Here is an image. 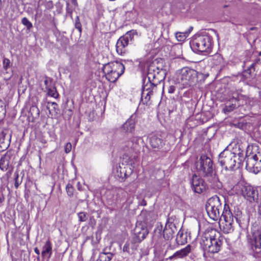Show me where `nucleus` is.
Returning <instances> with one entry per match:
<instances>
[{
	"mask_svg": "<svg viewBox=\"0 0 261 261\" xmlns=\"http://www.w3.org/2000/svg\"><path fill=\"white\" fill-rule=\"evenodd\" d=\"M79 221L80 222H85L88 219L87 214L85 212H80L77 214Z\"/></svg>",
	"mask_w": 261,
	"mask_h": 261,
	"instance_id": "f704fd0d",
	"label": "nucleus"
},
{
	"mask_svg": "<svg viewBox=\"0 0 261 261\" xmlns=\"http://www.w3.org/2000/svg\"><path fill=\"white\" fill-rule=\"evenodd\" d=\"M163 96V88H162L161 99H162V96ZM161 100H162V99H161V101H160V103L159 104V107L160 106V103H161Z\"/></svg>",
	"mask_w": 261,
	"mask_h": 261,
	"instance_id": "052dcab7",
	"label": "nucleus"
},
{
	"mask_svg": "<svg viewBox=\"0 0 261 261\" xmlns=\"http://www.w3.org/2000/svg\"><path fill=\"white\" fill-rule=\"evenodd\" d=\"M213 64L215 65H224V59L221 55L217 54L214 56L213 58Z\"/></svg>",
	"mask_w": 261,
	"mask_h": 261,
	"instance_id": "c85d7f7f",
	"label": "nucleus"
},
{
	"mask_svg": "<svg viewBox=\"0 0 261 261\" xmlns=\"http://www.w3.org/2000/svg\"><path fill=\"white\" fill-rule=\"evenodd\" d=\"M162 228L163 225L162 223H158L154 230V237H156L158 238H161L163 233Z\"/></svg>",
	"mask_w": 261,
	"mask_h": 261,
	"instance_id": "c756f323",
	"label": "nucleus"
},
{
	"mask_svg": "<svg viewBox=\"0 0 261 261\" xmlns=\"http://www.w3.org/2000/svg\"><path fill=\"white\" fill-rule=\"evenodd\" d=\"M135 141H138V142L142 141V139L140 137H133L132 138V141L134 142Z\"/></svg>",
	"mask_w": 261,
	"mask_h": 261,
	"instance_id": "a18cd8bd",
	"label": "nucleus"
},
{
	"mask_svg": "<svg viewBox=\"0 0 261 261\" xmlns=\"http://www.w3.org/2000/svg\"><path fill=\"white\" fill-rule=\"evenodd\" d=\"M108 204L109 205L111 206L112 207H108L107 208L109 209L111 212L113 211L114 210V208L113 207H115L116 205V202H112V203H109V201H108Z\"/></svg>",
	"mask_w": 261,
	"mask_h": 261,
	"instance_id": "79ce46f5",
	"label": "nucleus"
},
{
	"mask_svg": "<svg viewBox=\"0 0 261 261\" xmlns=\"http://www.w3.org/2000/svg\"><path fill=\"white\" fill-rule=\"evenodd\" d=\"M47 94L55 98H57L59 97V93L56 89L55 87H53V88H47Z\"/></svg>",
	"mask_w": 261,
	"mask_h": 261,
	"instance_id": "2f4dec72",
	"label": "nucleus"
},
{
	"mask_svg": "<svg viewBox=\"0 0 261 261\" xmlns=\"http://www.w3.org/2000/svg\"><path fill=\"white\" fill-rule=\"evenodd\" d=\"M205 209L209 217L213 220L221 219L220 212L222 205L219 197L215 195L210 198L205 204Z\"/></svg>",
	"mask_w": 261,
	"mask_h": 261,
	"instance_id": "423d86ee",
	"label": "nucleus"
},
{
	"mask_svg": "<svg viewBox=\"0 0 261 261\" xmlns=\"http://www.w3.org/2000/svg\"><path fill=\"white\" fill-rule=\"evenodd\" d=\"M149 231L147 226L142 223L136 224L134 229V236L132 241L134 243H140L145 239L148 234Z\"/></svg>",
	"mask_w": 261,
	"mask_h": 261,
	"instance_id": "4468645a",
	"label": "nucleus"
},
{
	"mask_svg": "<svg viewBox=\"0 0 261 261\" xmlns=\"http://www.w3.org/2000/svg\"><path fill=\"white\" fill-rule=\"evenodd\" d=\"M212 39L207 35H196L190 42L191 48L195 52L207 51L212 45Z\"/></svg>",
	"mask_w": 261,
	"mask_h": 261,
	"instance_id": "0eeeda50",
	"label": "nucleus"
},
{
	"mask_svg": "<svg viewBox=\"0 0 261 261\" xmlns=\"http://www.w3.org/2000/svg\"><path fill=\"white\" fill-rule=\"evenodd\" d=\"M4 148H7L6 146H5L4 147Z\"/></svg>",
	"mask_w": 261,
	"mask_h": 261,
	"instance_id": "e2e57ef3",
	"label": "nucleus"
},
{
	"mask_svg": "<svg viewBox=\"0 0 261 261\" xmlns=\"http://www.w3.org/2000/svg\"><path fill=\"white\" fill-rule=\"evenodd\" d=\"M12 173V170H9L5 174V176L7 177V179H9L11 176Z\"/></svg>",
	"mask_w": 261,
	"mask_h": 261,
	"instance_id": "49530a36",
	"label": "nucleus"
},
{
	"mask_svg": "<svg viewBox=\"0 0 261 261\" xmlns=\"http://www.w3.org/2000/svg\"><path fill=\"white\" fill-rule=\"evenodd\" d=\"M69 4L67 3L66 11L68 13L72 14V10L69 8Z\"/></svg>",
	"mask_w": 261,
	"mask_h": 261,
	"instance_id": "de8ad7c7",
	"label": "nucleus"
},
{
	"mask_svg": "<svg viewBox=\"0 0 261 261\" xmlns=\"http://www.w3.org/2000/svg\"><path fill=\"white\" fill-rule=\"evenodd\" d=\"M190 183L193 191L195 193L200 194L206 189V186L204 180L196 174L192 176Z\"/></svg>",
	"mask_w": 261,
	"mask_h": 261,
	"instance_id": "2eb2a0df",
	"label": "nucleus"
},
{
	"mask_svg": "<svg viewBox=\"0 0 261 261\" xmlns=\"http://www.w3.org/2000/svg\"><path fill=\"white\" fill-rule=\"evenodd\" d=\"M10 61L9 59L4 58L3 61V68L7 70L10 67Z\"/></svg>",
	"mask_w": 261,
	"mask_h": 261,
	"instance_id": "4c0bfd02",
	"label": "nucleus"
},
{
	"mask_svg": "<svg viewBox=\"0 0 261 261\" xmlns=\"http://www.w3.org/2000/svg\"><path fill=\"white\" fill-rule=\"evenodd\" d=\"M150 145L153 148L159 149L161 146L162 141L156 137H152L150 140Z\"/></svg>",
	"mask_w": 261,
	"mask_h": 261,
	"instance_id": "cd10ccee",
	"label": "nucleus"
},
{
	"mask_svg": "<svg viewBox=\"0 0 261 261\" xmlns=\"http://www.w3.org/2000/svg\"><path fill=\"white\" fill-rule=\"evenodd\" d=\"M135 120L131 116L127 121L122 125V128L125 133L133 134L135 130Z\"/></svg>",
	"mask_w": 261,
	"mask_h": 261,
	"instance_id": "aec40b11",
	"label": "nucleus"
},
{
	"mask_svg": "<svg viewBox=\"0 0 261 261\" xmlns=\"http://www.w3.org/2000/svg\"><path fill=\"white\" fill-rule=\"evenodd\" d=\"M129 249V244L127 243H126L123 246V250L124 251H126L128 252Z\"/></svg>",
	"mask_w": 261,
	"mask_h": 261,
	"instance_id": "c03bdc74",
	"label": "nucleus"
},
{
	"mask_svg": "<svg viewBox=\"0 0 261 261\" xmlns=\"http://www.w3.org/2000/svg\"><path fill=\"white\" fill-rule=\"evenodd\" d=\"M14 176H15V182H14V186L16 189H18L19 186L20 185L21 181H19L18 178H19V174L18 172H15L14 173Z\"/></svg>",
	"mask_w": 261,
	"mask_h": 261,
	"instance_id": "e433bc0d",
	"label": "nucleus"
},
{
	"mask_svg": "<svg viewBox=\"0 0 261 261\" xmlns=\"http://www.w3.org/2000/svg\"><path fill=\"white\" fill-rule=\"evenodd\" d=\"M170 250H172L170 248H168V252L166 253V252H165V253L164 254V255H167L168 254H170V253H169ZM166 251H167V250Z\"/></svg>",
	"mask_w": 261,
	"mask_h": 261,
	"instance_id": "bf43d9fd",
	"label": "nucleus"
},
{
	"mask_svg": "<svg viewBox=\"0 0 261 261\" xmlns=\"http://www.w3.org/2000/svg\"><path fill=\"white\" fill-rule=\"evenodd\" d=\"M196 168L199 173L205 177L211 176L215 173L213 161L206 155L200 156L196 163Z\"/></svg>",
	"mask_w": 261,
	"mask_h": 261,
	"instance_id": "9d476101",
	"label": "nucleus"
},
{
	"mask_svg": "<svg viewBox=\"0 0 261 261\" xmlns=\"http://www.w3.org/2000/svg\"><path fill=\"white\" fill-rule=\"evenodd\" d=\"M34 252L36 254H37L38 255V256H39V255L40 254V252L37 247H35L34 248Z\"/></svg>",
	"mask_w": 261,
	"mask_h": 261,
	"instance_id": "09e8293b",
	"label": "nucleus"
},
{
	"mask_svg": "<svg viewBox=\"0 0 261 261\" xmlns=\"http://www.w3.org/2000/svg\"><path fill=\"white\" fill-rule=\"evenodd\" d=\"M258 213L259 215L261 216V202H260L258 206Z\"/></svg>",
	"mask_w": 261,
	"mask_h": 261,
	"instance_id": "864d4df0",
	"label": "nucleus"
},
{
	"mask_svg": "<svg viewBox=\"0 0 261 261\" xmlns=\"http://www.w3.org/2000/svg\"><path fill=\"white\" fill-rule=\"evenodd\" d=\"M175 220L173 217L169 218L164 227V240L166 241L164 243V246H167L166 253L168 251V248H170L171 250L176 248L175 241L173 240V235L177 230Z\"/></svg>",
	"mask_w": 261,
	"mask_h": 261,
	"instance_id": "6e6552de",
	"label": "nucleus"
},
{
	"mask_svg": "<svg viewBox=\"0 0 261 261\" xmlns=\"http://www.w3.org/2000/svg\"><path fill=\"white\" fill-rule=\"evenodd\" d=\"M189 33L188 32H177L175 33V36L178 41H182L185 40L188 36Z\"/></svg>",
	"mask_w": 261,
	"mask_h": 261,
	"instance_id": "7c9ffc66",
	"label": "nucleus"
},
{
	"mask_svg": "<svg viewBox=\"0 0 261 261\" xmlns=\"http://www.w3.org/2000/svg\"><path fill=\"white\" fill-rule=\"evenodd\" d=\"M253 237L255 248H261V227L257 230L253 229Z\"/></svg>",
	"mask_w": 261,
	"mask_h": 261,
	"instance_id": "4be33fe9",
	"label": "nucleus"
},
{
	"mask_svg": "<svg viewBox=\"0 0 261 261\" xmlns=\"http://www.w3.org/2000/svg\"><path fill=\"white\" fill-rule=\"evenodd\" d=\"M5 197L2 190L0 191V204H2L5 201Z\"/></svg>",
	"mask_w": 261,
	"mask_h": 261,
	"instance_id": "37998d69",
	"label": "nucleus"
},
{
	"mask_svg": "<svg viewBox=\"0 0 261 261\" xmlns=\"http://www.w3.org/2000/svg\"><path fill=\"white\" fill-rule=\"evenodd\" d=\"M206 177L208 178L209 186L212 189L216 191L221 188L222 184L219 180L215 173H213L212 176Z\"/></svg>",
	"mask_w": 261,
	"mask_h": 261,
	"instance_id": "412c9836",
	"label": "nucleus"
},
{
	"mask_svg": "<svg viewBox=\"0 0 261 261\" xmlns=\"http://www.w3.org/2000/svg\"><path fill=\"white\" fill-rule=\"evenodd\" d=\"M77 189L79 191H81L82 190L81 186V184H80V182H78V183H77Z\"/></svg>",
	"mask_w": 261,
	"mask_h": 261,
	"instance_id": "5fc2aeb1",
	"label": "nucleus"
},
{
	"mask_svg": "<svg viewBox=\"0 0 261 261\" xmlns=\"http://www.w3.org/2000/svg\"><path fill=\"white\" fill-rule=\"evenodd\" d=\"M6 134L4 131L2 130L0 132V143H4V140L5 138Z\"/></svg>",
	"mask_w": 261,
	"mask_h": 261,
	"instance_id": "a19ab883",
	"label": "nucleus"
},
{
	"mask_svg": "<svg viewBox=\"0 0 261 261\" xmlns=\"http://www.w3.org/2000/svg\"><path fill=\"white\" fill-rule=\"evenodd\" d=\"M234 217L241 228L245 229L248 226L249 218L246 215L243 214L242 212L238 209L234 211V215H233L229 206L225 204L220 219L221 225H222L223 231L224 233H228L233 230Z\"/></svg>",
	"mask_w": 261,
	"mask_h": 261,
	"instance_id": "f257e3e1",
	"label": "nucleus"
},
{
	"mask_svg": "<svg viewBox=\"0 0 261 261\" xmlns=\"http://www.w3.org/2000/svg\"><path fill=\"white\" fill-rule=\"evenodd\" d=\"M49 81L47 80H45L44 81V85H45V88L47 89V88H49V85H48Z\"/></svg>",
	"mask_w": 261,
	"mask_h": 261,
	"instance_id": "8fccbe9b",
	"label": "nucleus"
},
{
	"mask_svg": "<svg viewBox=\"0 0 261 261\" xmlns=\"http://www.w3.org/2000/svg\"><path fill=\"white\" fill-rule=\"evenodd\" d=\"M72 148L71 144L70 142L67 143L64 146V151L66 153H69Z\"/></svg>",
	"mask_w": 261,
	"mask_h": 261,
	"instance_id": "58836bf2",
	"label": "nucleus"
},
{
	"mask_svg": "<svg viewBox=\"0 0 261 261\" xmlns=\"http://www.w3.org/2000/svg\"><path fill=\"white\" fill-rule=\"evenodd\" d=\"M66 191L68 196L72 197L74 194L75 189L70 183H68L66 186Z\"/></svg>",
	"mask_w": 261,
	"mask_h": 261,
	"instance_id": "473e14b6",
	"label": "nucleus"
},
{
	"mask_svg": "<svg viewBox=\"0 0 261 261\" xmlns=\"http://www.w3.org/2000/svg\"><path fill=\"white\" fill-rule=\"evenodd\" d=\"M71 1L73 5H77V3L76 0H71Z\"/></svg>",
	"mask_w": 261,
	"mask_h": 261,
	"instance_id": "4d7b16f0",
	"label": "nucleus"
},
{
	"mask_svg": "<svg viewBox=\"0 0 261 261\" xmlns=\"http://www.w3.org/2000/svg\"><path fill=\"white\" fill-rule=\"evenodd\" d=\"M235 189L237 194L242 195L245 198L250 202L257 199V191L250 185L239 183L235 187Z\"/></svg>",
	"mask_w": 261,
	"mask_h": 261,
	"instance_id": "9b49d317",
	"label": "nucleus"
},
{
	"mask_svg": "<svg viewBox=\"0 0 261 261\" xmlns=\"http://www.w3.org/2000/svg\"><path fill=\"white\" fill-rule=\"evenodd\" d=\"M231 101V103L230 101L226 103L225 107L224 108V111L225 112H230L233 111L237 106L236 102L239 101V99H238L237 98H234L232 99Z\"/></svg>",
	"mask_w": 261,
	"mask_h": 261,
	"instance_id": "a878e982",
	"label": "nucleus"
},
{
	"mask_svg": "<svg viewBox=\"0 0 261 261\" xmlns=\"http://www.w3.org/2000/svg\"><path fill=\"white\" fill-rule=\"evenodd\" d=\"M47 108L51 116H56L60 112L58 105L55 102H48Z\"/></svg>",
	"mask_w": 261,
	"mask_h": 261,
	"instance_id": "5701e85b",
	"label": "nucleus"
},
{
	"mask_svg": "<svg viewBox=\"0 0 261 261\" xmlns=\"http://www.w3.org/2000/svg\"><path fill=\"white\" fill-rule=\"evenodd\" d=\"M106 79L110 82H115L124 72V65L118 61L105 64L102 68Z\"/></svg>",
	"mask_w": 261,
	"mask_h": 261,
	"instance_id": "20e7f679",
	"label": "nucleus"
},
{
	"mask_svg": "<svg viewBox=\"0 0 261 261\" xmlns=\"http://www.w3.org/2000/svg\"><path fill=\"white\" fill-rule=\"evenodd\" d=\"M113 254L111 252H101L96 261H110L113 256Z\"/></svg>",
	"mask_w": 261,
	"mask_h": 261,
	"instance_id": "bb28decb",
	"label": "nucleus"
},
{
	"mask_svg": "<svg viewBox=\"0 0 261 261\" xmlns=\"http://www.w3.org/2000/svg\"><path fill=\"white\" fill-rule=\"evenodd\" d=\"M152 66H150L148 68L147 73V77L148 82L142 87L141 99L143 103L148 104L152 94L153 90L156 88V85L160 83L162 80L161 76L159 74V68L157 67V75L154 73V69L152 70Z\"/></svg>",
	"mask_w": 261,
	"mask_h": 261,
	"instance_id": "7ed1b4c3",
	"label": "nucleus"
},
{
	"mask_svg": "<svg viewBox=\"0 0 261 261\" xmlns=\"http://www.w3.org/2000/svg\"><path fill=\"white\" fill-rule=\"evenodd\" d=\"M190 251L191 246L189 245L185 248L174 252L172 255H170L168 258H166V260H173L184 257L187 256L190 253Z\"/></svg>",
	"mask_w": 261,
	"mask_h": 261,
	"instance_id": "6ab92c4d",
	"label": "nucleus"
},
{
	"mask_svg": "<svg viewBox=\"0 0 261 261\" xmlns=\"http://www.w3.org/2000/svg\"><path fill=\"white\" fill-rule=\"evenodd\" d=\"M75 28L79 31L80 33H82V25L81 23H74Z\"/></svg>",
	"mask_w": 261,
	"mask_h": 261,
	"instance_id": "ea45409f",
	"label": "nucleus"
},
{
	"mask_svg": "<svg viewBox=\"0 0 261 261\" xmlns=\"http://www.w3.org/2000/svg\"><path fill=\"white\" fill-rule=\"evenodd\" d=\"M187 234L184 233L183 231L179 230L176 236L175 241L178 245H184L187 242Z\"/></svg>",
	"mask_w": 261,
	"mask_h": 261,
	"instance_id": "393cba45",
	"label": "nucleus"
},
{
	"mask_svg": "<svg viewBox=\"0 0 261 261\" xmlns=\"http://www.w3.org/2000/svg\"><path fill=\"white\" fill-rule=\"evenodd\" d=\"M255 65L256 63H252L251 65L243 72V76L246 79L252 77L254 75Z\"/></svg>",
	"mask_w": 261,
	"mask_h": 261,
	"instance_id": "b1692460",
	"label": "nucleus"
},
{
	"mask_svg": "<svg viewBox=\"0 0 261 261\" xmlns=\"http://www.w3.org/2000/svg\"><path fill=\"white\" fill-rule=\"evenodd\" d=\"M168 50H170V52L166 53L165 64H168V66H171L173 60L176 58H180L181 56V48L178 46H169L167 47Z\"/></svg>",
	"mask_w": 261,
	"mask_h": 261,
	"instance_id": "dca6fc26",
	"label": "nucleus"
},
{
	"mask_svg": "<svg viewBox=\"0 0 261 261\" xmlns=\"http://www.w3.org/2000/svg\"><path fill=\"white\" fill-rule=\"evenodd\" d=\"M218 162L226 170H233L237 168L240 163L238 154L228 150L221 152L219 155Z\"/></svg>",
	"mask_w": 261,
	"mask_h": 261,
	"instance_id": "39448f33",
	"label": "nucleus"
},
{
	"mask_svg": "<svg viewBox=\"0 0 261 261\" xmlns=\"http://www.w3.org/2000/svg\"><path fill=\"white\" fill-rule=\"evenodd\" d=\"M141 205H146V201L143 199L142 201H141Z\"/></svg>",
	"mask_w": 261,
	"mask_h": 261,
	"instance_id": "6e6d98bb",
	"label": "nucleus"
},
{
	"mask_svg": "<svg viewBox=\"0 0 261 261\" xmlns=\"http://www.w3.org/2000/svg\"><path fill=\"white\" fill-rule=\"evenodd\" d=\"M0 101H2V100H0Z\"/></svg>",
	"mask_w": 261,
	"mask_h": 261,
	"instance_id": "0e129e2a",
	"label": "nucleus"
},
{
	"mask_svg": "<svg viewBox=\"0 0 261 261\" xmlns=\"http://www.w3.org/2000/svg\"><path fill=\"white\" fill-rule=\"evenodd\" d=\"M175 90V88L173 86H170L169 89V93H172Z\"/></svg>",
	"mask_w": 261,
	"mask_h": 261,
	"instance_id": "3c124183",
	"label": "nucleus"
},
{
	"mask_svg": "<svg viewBox=\"0 0 261 261\" xmlns=\"http://www.w3.org/2000/svg\"><path fill=\"white\" fill-rule=\"evenodd\" d=\"M11 152L7 151L0 159V169L3 171H7L9 167L12 157Z\"/></svg>",
	"mask_w": 261,
	"mask_h": 261,
	"instance_id": "a211bd4d",
	"label": "nucleus"
},
{
	"mask_svg": "<svg viewBox=\"0 0 261 261\" xmlns=\"http://www.w3.org/2000/svg\"><path fill=\"white\" fill-rule=\"evenodd\" d=\"M223 237L215 229L206 230L201 237L200 245L203 250L210 253L218 252L223 243Z\"/></svg>",
	"mask_w": 261,
	"mask_h": 261,
	"instance_id": "f03ea898",
	"label": "nucleus"
},
{
	"mask_svg": "<svg viewBox=\"0 0 261 261\" xmlns=\"http://www.w3.org/2000/svg\"><path fill=\"white\" fill-rule=\"evenodd\" d=\"M197 77L196 71L187 67L182 68L177 71L175 75L176 82L185 86L192 85Z\"/></svg>",
	"mask_w": 261,
	"mask_h": 261,
	"instance_id": "1a4fd4ad",
	"label": "nucleus"
},
{
	"mask_svg": "<svg viewBox=\"0 0 261 261\" xmlns=\"http://www.w3.org/2000/svg\"><path fill=\"white\" fill-rule=\"evenodd\" d=\"M21 23L23 25L25 26L28 30H30L33 28L32 22L27 17H23L21 19Z\"/></svg>",
	"mask_w": 261,
	"mask_h": 261,
	"instance_id": "72a5a7b5",
	"label": "nucleus"
},
{
	"mask_svg": "<svg viewBox=\"0 0 261 261\" xmlns=\"http://www.w3.org/2000/svg\"><path fill=\"white\" fill-rule=\"evenodd\" d=\"M157 117L159 119L160 117H162V113L160 112H158L157 113Z\"/></svg>",
	"mask_w": 261,
	"mask_h": 261,
	"instance_id": "13d9d810",
	"label": "nucleus"
},
{
	"mask_svg": "<svg viewBox=\"0 0 261 261\" xmlns=\"http://www.w3.org/2000/svg\"><path fill=\"white\" fill-rule=\"evenodd\" d=\"M30 112H31L32 115H33V112L35 113V116L38 117L40 114V111L37 107L33 106L30 108Z\"/></svg>",
	"mask_w": 261,
	"mask_h": 261,
	"instance_id": "c9c22d12",
	"label": "nucleus"
},
{
	"mask_svg": "<svg viewBox=\"0 0 261 261\" xmlns=\"http://www.w3.org/2000/svg\"><path fill=\"white\" fill-rule=\"evenodd\" d=\"M42 142V143H46V141H43Z\"/></svg>",
	"mask_w": 261,
	"mask_h": 261,
	"instance_id": "680f3d73",
	"label": "nucleus"
},
{
	"mask_svg": "<svg viewBox=\"0 0 261 261\" xmlns=\"http://www.w3.org/2000/svg\"><path fill=\"white\" fill-rule=\"evenodd\" d=\"M136 33L134 30L128 31L124 35L118 39L116 44V49L118 55L123 56L127 52L126 47L129 41L133 39Z\"/></svg>",
	"mask_w": 261,
	"mask_h": 261,
	"instance_id": "f8f14e48",
	"label": "nucleus"
},
{
	"mask_svg": "<svg viewBox=\"0 0 261 261\" xmlns=\"http://www.w3.org/2000/svg\"><path fill=\"white\" fill-rule=\"evenodd\" d=\"M246 168L255 174L261 171V152H258L247 157Z\"/></svg>",
	"mask_w": 261,
	"mask_h": 261,
	"instance_id": "ddd939ff",
	"label": "nucleus"
},
{
	"mask_svg": "<svg viewBox=\"0 0 261 261\" xmlns=\"http://www.w3.org/2000/svg\"><path fill=\"white\" fill-rule=\"evenodd\" d=\"M80 19L79 16H77L75 19V23H80Z\"/></svg>",
	"mask_w": 261,
	"mask_h": 261,
	"instance_id": "603ef678",
	"label": "nucleus"
},
{
	"mask_svg": "<svg viewBox=\"0 0 261 261\" xmlns=\"http://www.w3.org/2000/svg\"><path fill=\"white\" fill-rule=\"evenodd\" d=\"M53 254V244L50 240H47L42 247L41 256L42 258L49 259Z\"/></svg>",
	"mask_w": 261,
	"mask_h": 261,
	"instance_id": "f3484780",
	"label": "nucleus"
}]
</instances>
